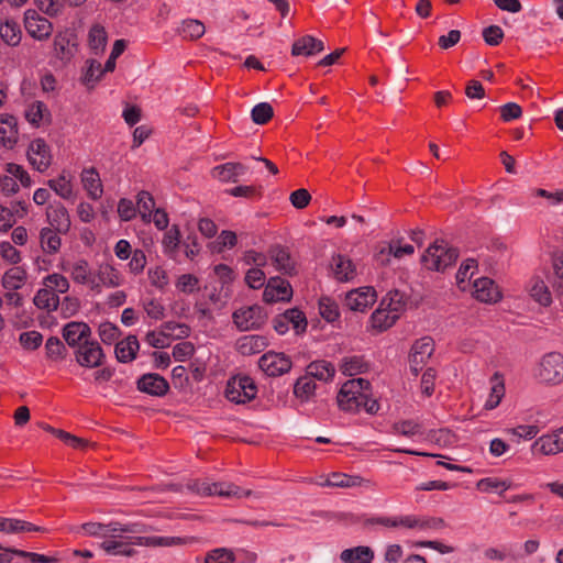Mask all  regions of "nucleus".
Segmentation results:
<instances>
[{"label": "nucleus", "instance_id": "obj_1", "mask_svg": "<svg viewBox=\"0 0 563 563\" xmlns=\"http://www.w3.org/2000/svg\"><path fill=\"white\" fill-rule=\"evenodd\" d=\"M459 249L450 246L444 240H435L421 256L422 264L430 271L444 272L455 264Z\"/></svg>", "mask_w": 563, "mask_h": 563}, {"label": "nucleus", "instance_id": "obj_2", "mask_svg": "<svg viewBox=\"0 0 563 563\" xmlns=\"http://www.w3.org/2000/svg\"><path fill=\"white\" fill-rule=\"evenodd\" d=\"M537 378L544 384L556 385L563 382V355L550 352L543 355L537 371Z\"/></svg>", "mask_w": 563, "mask_h": 563}, {"label": "nucleus", "instance_id": "obj_3", "mask_svg": "<svg viewBox=\"0 0 563 563\" xmlns=\"http://www.w3.org/2000/svg\"><path fill=\"white\" fill-rule=\"evenodd\" d=\"M257 388L249 376H234L230 378L225 387V397L235 404H245L255 398Z\"/></svg>", "mask_w": 563, "mask_h": 563}, {"label": "nucleus", "instance_id": "obj_4", "mask_svg": "<svg viewBox=\"0 0 563 563\" xmlns=\"http://www.w3.org/2000/svg\"><path fill=\"white\" fill-rule=\"evenodd\" d=\"M77 51L78 37L73 30L66 29L55 35L53 53L63 66L67 65L73 59Z\"/></svg>", "mask_w": 563, "mask_h": 563}, {"label": "nucleus", "instance_id": "obj_5", "mask_svg": "<svg viewBox=\"0 0 563 563\" xmlns=\"http://www.w3.org/2000/svg\"><path fill=\"white\" fill-rule=\"evenodd\" d=\"M76 362L87 368H96L103 364L106 355L97 341L86 340L75 351Z\"/></svg>", "mask_w": 563, "mask_h": 563}, {"label": "nucleus", "instance_id": "obj_6", "mask_svg": "<svg viewBox=\"0 0 563 563\" xmlns=\"http://www.w3.org/2000/svg\"><path fill=\"white\" fill-rule=\"evenodd\" d=\"M232 318L234 324L241 331L260 329L266 320L263 309L256 305L234 311Z\"/></svg>", "mask_w": 563, "mask_h": 563}, {"label": "nucleus", "instance_id": "obj_7", "mask_svg": "<svg viewBox=\"0 0 563 563\" xmlns=\"http://www.w3.org/2000/svg\"><path fill=\"white\" fill-rule=\"evenodd\" d=\"M291 361L284 353L269 351L258 360L260 368L268 376L276 377L288 373L291 369Z\"/></svg>", "mask_w": 563, "mask_h": 563}, {"label": "nucleus", "instance_id": "obj_8", "mask_svg": "<svg viewBox=\"0 0 563 563\" xmlns=\"http://www.w3.org/2000/svg\"><path fill=\"white\" fill-rule=\"evenodd\" d=\"M24 26L30 36L38 41L48 38L53 32L52 23L32 9L24 13Z\"/></svg>", "mask_w": 563, "mask_h": 563}, {"label": "nucleus", "instance_id": "obj_9", "mask_svg": "<svg viewBox=\"0 0 563 563\" xmlns=\"http://www.w3.org/2000/svg\"><path fill=\"white\" fill-rule=\"evenodd\" d=\"M434 351V343L430 336H424L417 340L409 355L410 368L415 375L422 369L423 365L430 358Z\"/></svg>", "mask_w": 563, "mask_h": 563}, {"label": "nucleus", "instance_id": "obj_10", "mask_svg": "<svg viewBox=\"0 0 563 563\" xmlns=\"http://www.w3.org/2000/svg\"><path fill=\"white\" fill-rule=\"evenodd\" d=\"M292 297V288L289 282L280 277H271L263 292V300L267 303L289 301Z\"/></svg>", "mask_w": 563, "mask_h": 563}, {"label": "nucleus", "instance_id": "obj_11", "mask_svg": "<svg viewBox=\"0 0 563 563\" xmlns=\"http://www.w3.org/2000/svg\"><path fill=\"white\" fill-rule=\"evenodd\" d=\"M376 301V291L373 287H363L351 290L345 296V306L352 311L364 312Z\"/></svg>", "mask_w": 563, "mask_h": 563}, {"label": "nucleus", "instance_id": "obj_12", "mask_svg": "<svg viewBox=\"0 0 563 563\" xmlns=\"http://www.w3.org/2000/svg\"><path fill=\"white\" fill-rule=\"evenodd\" d=\"M27 158L30 164L38 172L46 170L52 159L49 146L43 139L34 140L29 146Z\"/></svg>", "mask_w": 563, "mask_h": 563}, {"label": "nucleus", "instance_id": "obj_13", "mask_svg": "<svg viewBox=\"0 0 563 563\" xmlns=\"http://www.w3.org/2000/svg\"><path fill=\"white\" fill-rule=\"evenodd\" d=\"M137 389L151 396L162 397L169 390L168 382L161 375L147 373L142 375L136 383Z\"/></svg>", "mask_w": 563, "mask_h": 563}, {"label": "nucleus", "instance_id": "obj_14", "mask_svg": "<svg viewBox=\"0 0 563 563\" xmlns=\"http://www.w3.org/2000/svg\"><path fill=\"white\" fill-rule=\"evenodd\" d=\"M46 219L49 223L48 228L55 229L60 234H66L70 229V217L62 202L51 203L46 208Z\"/></svg>", "mask_w": 563, "mask_h": 563}, {"label": "nucleus", "instance_id": "obj_15", "mask_svg": "<svg viewBox=\"0 0 563 563\" xmlns=\"http://www.w3.org/2000/svg\"><path fill=\"white\" fill-rule=\"evenodd\" d=\"M63 339L70 347H78L91 336V329L86 322L71 321L62 329Z\"/></svg>", "mask_w": 563, "mask_h": 563}, {"label": "nucleus", "instance_id": "obj_16", "mask_svg": "<svg viewBox=\"0 0 563 563\" xmlns=\"http://www.w3.org/2000/svg\"><path fill=\"white\" fill-rule=\"evenodd\" d=\"M151 530H153L152 527L141 522L122 523L120 521H110L107 523V538L113 540L119 538L124 540L128 536L145 533Z\"/></svg>", "mask_w": 563, "mask_h": 563}, {"label": "nucleus", "instance_id": "obj_17", "mask_svg": "<svg viewBox=\"0 0 563 563\" xmlns=\"http://www.w3.org/2000/svg\"><path fill=\"white\" fill-rule=\"evenodd\" d=\"M196 541L194 537H130V542L136 545L156 548V547H175L192 543Z\"/></svg>", "mask_w": 563, "mask_h": 563}, {"label": "nucleus", "instance_id": "obj_18", "mask_svg": "<svg viewBox=\"0 0 563 563\" xmlns=\"http://www.w3.org/2000/svg\"><path fill=\"white\" fill-rule=\"evenodd\" d=\"M474 297L485 303H494L501 299V294L495 282L488 277H481L474 282Z\"/></svg>", "mask_w": 563, "mask_h": 563}, {"label": "nucleus", "instance_id": "obj_19", "mask_svg": "<svg viewBox=\"0 0 563 563\" xmlns=\"http://www.w3.org/2000/svg\"><path fill=\"white\" fill-rule=\"evenodd\" d=\"M268 255L277 271L289 276L297 274L296 262L291 258L286 247L273 245L268 251Z\"/></svg>", "mask_w": 563, "mask_h": 563}, {"label": "nucleus", "instance_id": "obj_20", "mask_svg": "<svg viewBox=\"0 0 563 563\" xmlns=\"http://www.w3.org/2000/svg\"><path fill=\"white\" fill-rule=\"evenodd\" d=\"M533 450L542 455L558 454L563 451V428L552 434L542 435L533 443Z\"/></svg>", "mask_w": 563, "mask_h": 563}, {"label": "nucleus", "instance_id": "obj_21", "mask_svg": "<svg viewBox=\"0 0 563 563\" xmlns=\"http://www.w3.org/2000/svg\"><path fill=\"white\" fill-rule=\"evenodd\" d=\"M268 345V341L263 335L251 334L243 335L236 341V350L242 355H253L261 353Z\"/></svg>", "mask_w": 563, "mask_h": 563}, {"label": "nucleus", "instance_id": "obj_22", "mask_svg": "<svg viewBox=\"0 0 563 563\" xmlns=\"http://www.w3.org/2000/svg\"><path fill=\"white\" fill-rule=\"evenodd\" d=\"M324 49L323 42L311 36L305 35L294 42L291 47L292 56H311Z\"/></svg>", "mask_w": 563, "mask_h": 563}, {"label": "nucleus", "instance_id": "obj_23", "mask_svg": "<svg viewBox=\"0 0 563 563\" xmlns=\"http://www.w3.org/2000/svg\"><path fill=\"white\" fill-rule=\"evenodd\" d=\"M140 349L139 340L135 335H128L124 340L117 342L114 353L118 362H132Z\"/></svg>", "mask_w": 563, "mask_h": 563}, {"label": "nucleus", "instance_id": "obj_24", "mask_svg": "<svg viewBox=\"0 0 563 563\" xmlns=\"http://www.w3.org/2000/svg\"><path fill=\"white\" fill-rule=\"evenodd\" d=\"M335 366L325 360H318L309 363L306 367V374L311 379H318L321 382H330L335 375Z\"/></svg>", "mask_w": 563, "mask_h": 563}, {"label": "nucleus", "instance_id": "obj_25", "mask_svg": "<svg viewBox=\"0 0 563 563\" xmlns=\"http://www.w3.org/2000/svg\"><path fill=\"white\" fill-rule=\"evenodd\" d=\"M18 141V120L14 115H2L0 118V142L12 147Z\"/></svg>", "mask_w": 563, "mask_h": 563}, {"label": "nucleus", "instance_id": "obj_26", "mask_svg": "<svg viewBox=\"0 0 563 563\" xmlns=\"http://www.w3.org/2000/svg\"><path fill=\"white\" fill-rule=\"evenodd\" d=\"M343 563H372L374 551L367 545H358L345 549L340 553Z\"/></svg>", "mask_w": 563, "mask_h": 563}, {"label": "nucleus", "instance_id": "obj_27", "mask_svg": "<svg viewBox=\"0 0 563 563\" xmlns=\"http://www.w3.org/2000/svg\"><path fill=\"white\" fill-rule=\"evenodd\" d=\"M365 395H357L354 390H344V384L339 390L336 400L340 409L350 412H356L362 408Z\"/></svg>", "mask_w": 563, "mask_h": 563}, {"label": "nucleus", "instance_id": "obj_28", "mask_svg": "<svg viewBox=\"0 0 563 563\" xmlns=\"http://www.w3.org/2000/svg\"><path fill=\"white\" fill-rule=\"evenodd\" d=\"M221 486V484H212V485H209V484H201V485H198V484H195L194 486H190L191 489H195L197 493H201L203 495H219V496H238V497H242V496H251L252 495V490H245L243 492V494H241V489L240 487L233 485V484H230L228 485V489L227 490H223V489H219V487Z\"/></svg>", "mask_w": 563, "mask_h": 563}, {"label": "nucleus", "instance_id": "obj_29", "mask_svg": "<svg viewBox=\"0 0 563 563\" xmlns=\"http://www.w3.org/2000/svg\"><path fill=\"white\" fill-rule=\"evenodd\" d=\"M81 181H82L84 188L87 190L88 196L91 199L98 200L99 198H101L102 192H103L102 184H101L99 174L95 167L85 169L82 172Z\"/></svg>", "mask_w": 563, "mask_h": 563}, {"label": "nucleus", "instance_id": "obj_30", "mask_svg": "<svg viewBox=\"0 0 563 563\" xmlns=\"http://www.w3.org/2000/svg\"><path fill=\"white\" fill-rule=\"evenodd\" d=\"M130 537H125L123 541H117V540H104L100 548L110 555H123V556H134L136 554V550L133 549L131 545H135L134 543L130 542Z\"/></svg>", "mask_w": 563, "mask_h": 563}, {"label": "nucleus", "instance_id": "obj_31", "mask_svg": "<svg viewBox=\"0 0 563 563\" xmlns=\"http://www.w3.org/2000/svg\"><path fill=\"white\" fill-rule=\"evenodd\" d=\"M332 269L334 277L339 282H347L354 277L355 268L351 260L343 255H336L332 258Z\"/></svg>", "mask_w": 563, "mask_h": 563}, {"label": "nucleus", "instance_id": "obj_32", "mask_svg": "<svg viewBox=\"0 0 563 563\" xmlns=\"http://www.w3.org/2000/svg\"><path fill=\"white\" fill-rule=\"evenodd\" d=\"M398 320L396 313H391L384 306H380L372 313L371 321L374 329L379 332L386 331Z\"/></svg>", "mask_w": 563, "mask_h": 563}, {"label": "nucleus", "instance_id": "obj_33", "mask_svg": "<svg viewBox=\"0 0 563 563\" xmlns=\"http://www.w3.org/2000/svg\"><path fill=\"white\" fill-rule=\"evenodd\" d=\"M60 234L55 229L43 228L40 232V243L43 252L47 254H56L62 245Z\"/></svg>", "mask_w": 563, "mask_h": 563}, {"label": "nucleus", "instance_id": "obj_34", "mask_svg": "<svg viewBox=\"0 0 563 563\" xmlns=\"http://www.w3.org/2000/svg\"><path fill=\"white\" fill-rule=\"evenodd\" d=\"M406 303L405 294L398 289L390 290L380 301V306H384L391 313H396L398 319L405 311Z\"/></svg>", "mask_w": 563, "mask_h": 563}, {"label": "nucleus", "instance_id": "obj_35", "mask_svg": "<svg viewBox=\"0 0 563 563\" xmlns=\"http://www.w3.org/2000/svg\"><path fill=\"white\" fill-rule=\"evenodd\" d=\"M317 385L313 379L310 378L309 375H305L299 377L294 385V395L301 402L309 401L316 393Z\"/></svg>", "mask_w": 563, "mask_h": 563}, {"label": "nucleus", "instance_id": "obj_36", "mask_svg": "<svg viewBox=\"0 0 563 563\" xmlns=\"http://www.w3.org/2000/svg\"><path fill=\"white\" fill-rule=\"evenodd\" d=\"M25 119L33 125L38 126L42 121L51 122V112L43 101H34L25 111Z\"/></svg>", "mask_w": 563, "mask_h": 563}, {"label": "nucleus", "instance_id": "obj_37", "mask_svg": "<svg viewBox=\"0 0 563 563\" xmlns=\"http://www.w3.org/2000/svg\"><path fill=\"white\" fill-rule=\"evenodd\" d=\"M206 32L205 24L200 20L187 19L181 22L178 29L179 35L185 40H198Z\"/></svg>", "mask_w": 563, "mask_h": 563}, {"label": "nucleus", "instance_id": "obj_38", "mask_svg": "<svg viewBox=\"0 0 563 563\" xmlns=\"http://www.w3.org/2000/svg\"><path fill=\"white\" fill-rule=\"evenodd\" d=\"M107 32L100 24H95L89 30L88 44L93 54L102 53L107 45Z\"/></svg>", "mask_w": 563, "mask_h": 563}, {"label": "nucleus", "instance_id": "obj_39", "mask_svg": "<svg viewBox=\"0 0 563 563\" xmlns=\"http://www.w3.org/2000/svg\"><path fill=\"white\" fill-rule=\"evenodd\" d=\"M45 529L35 526L29 521L15 518H5L3 532L8 534L23 533V532H44Z\"/></svg>", "mask_w": 563, "mask_h": 563}, {"label": "nucleus", "instance_id": "obj_40", "mask_svg": "<svg viewBox=\"0 0 563 563\" xmlns=\"http://www.w3.org/2000/svg\"><path fill=\"white\" fill-rule=\"evenodd\" d=\"M25 279L26 272L20 266H14L4 273L2 286L9 290H18L23 286Z\"/></svg>", "mask_w": 563, "mask_h": 563}, {"label": "nucleus", "instance_id": "obj_41", "mask_svg": "<svg viewBox=\"0 0 563 563\" xmlns=\"http://www.w3.org/2000/svg\"><path fill=\"white\" fill-rule=\"evenodd\" d=\"M530 296L543 307H548L552 302V297L549 287L539 277L531 279Z\"/></svg>", "mask_w": 563, "mask_h": 563}, {"label": "nucleus", "instance_id": "obj_42", "mask_svg": "<svg viewBox=\"0 0 563 563\" xmlns=\"http://www.w3.org/2000/svg\"><path fill=\"white\" fill-rule=\"evenodd\" d=\"M33 302L38 309L55 311L58 308L59 298L51 289L42 288L36 292Z\"/></svg>", "mask_w": 563, "mask_h": 563}, {"label": "nucleus", "instance_id": "obj_43", "mask_svg": "<svg viewBox=\"0 0 563 563\" xmlns=\"http://www.w3.org/2000/svg\"><path fill=\"white\" fill-rule=\"evenodd\" d=\"M552 268L554 275L552 288L563 303V253H559L553 256Z\"/></svg>", "mask_w": 563, "mask_h": 563}, {"label": "nucleus", "instance_id": "obj_44", "mask_svg": "<svg viewBox=\"0 0 563 563\" xmlns=\"http://www.w3.org/2000/svg\"><path fill=\"white\" fill-rule=\"evenodd\" d=\"M341 371L346 376H355L365 373L368 369V364L363 356L344 357L341 364Z\"/></svg>", "mask_w": 563, "mask_h": 563}, {"label": "nucleus", "instance_id": "obj_45", "mask_svg": "<svg viewBox=\"0 0 563 563\" xmlns=\"http://www.w3.org/2000/svg\"><path fill=\"white\" fill-rule=\"evenodd\" d=\"M0 37L8 45L16 46L21 41L20 25L14 21L7 20L0 24Z\"/></svg>", "mask_w": 563, "mask_h": 563}, {"label": "nucleus", "instance_id": "obj_46", "mask_svg": "<svg viewBox=\"0 0 563 563\" xmlns=\"http://www.w3.org/2000/svg\"><path fill=\"white\" fill-rule=\"evenodd\" d=\"M136 208L141 218L145 222H151L152 213L155 210V200L153 196L145 190H142L136 196Z\"/></svg>", "mask_w": 563, "mask_h": 563}, {"label": "nucleus", "instance_id": "obj_47", "mask_svg": "<svg viewBox=\"0 0 563 563\" xmlns=\"http://www.w3.org/2000/svg\"><path fill=\"white\" fill-rule=\"evenodd\" d=\"M493 386L490 389V395L485 404L486 409H494L496 408L500 401L501 398L505 395V385L504 380L501 379V376L499 373H495L492 377Z\"/></svg>", "mask_w": 563, "mask_h": 563}, {"label": "nucleus", "instance_id": "obj_48", "mask_svg": "<svg viewBox=\"0 0 563 563\" xmlns=\"http://www.w3.org/2000/svg\"><path fill=\"white\" fill-rule=\"evenodd\" d=\"M46 357L53 361L64 360L67 355V349L57 336H51L45 343Z\"/></svg>", "mask_w": 563, "mask_h": 563}, {"label": "nucleus", "instance_id": "obj_49", "mask_svg": "<svg viewBox=\"0 0 563 563\" xmlns=\"http://www.w3.org/2000/svg\"><path fill=\"white\" fill-rule=\"evenodd\" d=\"M319 311L321 317L328 322H334L340 317L338 303L330 297L319 299Z\"/></svg>", "mask_w": 563, "mask_h": 563}, {"label": "nucleus", "instance_id": "obj_50", "mask_svg": "<svg viewBox=\"0 0 563 563\" xmlns=\"http://www.w3.org/2000/svg\"><path fill=\"white\" fill-rule=\"evenodd\" d=\"M98 278L108 287H117L121 283L118 269L110 264H102L99 266Z\"/></svg>", "mask_w": 563, "mask_h": 563}, {"label": "nucleus", "instance_id": "obj_51", "mask_svg": "<svg viewBox=\"0 0 563 563\" xmlns=\"http://www.w3.org/2000/svg\"><path fill=\"white\" fill-rule=\"evenodd\" d=\"M47 185L63 199L67 200L73 197L70 180L64 174L59 175L56 179H49Z\"/></svg>", "mask_w": 563, "mask_h": 563}, {"label": "nucleus", "instance_id": "obj_52", "mask_svg": "<svg viewBox=\"0 0 563 563\" xmlns=\"http://www.w3.org/2000/svg\"><path fill=\"white\" fill-rule=\"evenodd\" d=\"M235 554L227 548H217L209 551L205 556V563H234Z\"/></svg>", "mask_w": 563, "mask_h": 563}, {"label": "nucleus", "instance_id": "obj_53", "mask_svg": "<svg viewBox=\"0 0 563 563\" xmlns=\"http://www.w3.org/2000/svg\"><path fill=\"white\" fill-rule=\"evenodd\" d=\"M274 115V109L268 102L256 104L251 112V118L255 124H266Z\"/></svg>", "mask_w": 563, "mask_h": 563}, {"label": "nucleus", "instance_id": "obj_54", "mask_svg": "<svg viewBox=\"0 0 563 563\" xmlns=\"http://www.w3.org/2000/svg\"><path fill=\"white\" fill-rule=\"evenodd\" d=\"M236 241V234L233 231L223 230L219 235V240L211 242L209 246L213 253H221L225 247L232 249L235 246Z\"/></svg>", "mask_w": 563, "mask_h": 563}, {"label": "nucleus", "instance_id": "obj_55", "mask_svg": "<svg viewBox=\"0 0 563 563\" xmlns=\"http://www.w3.org/2000/svg\"><path fill=\"white\" fill-rule=\"evenodd\" d=\"M100 340L108 345L114 343L121 336V330L113 323L106 321L98 328Z\"/></svg>", "mask_w": 563, "mask_h": 563}, {"label": "nucleus", "instance_id": "obj_56", "mask_svg": "<svg viewBox=\"0 0 563 563\" xmlns=\"http://www.w3.org/2000/svg\"><path fill=\"white\" fill-rule=\"evenodd\" d=\"M510 486H511L510 482L500 481L495 477L482 478L476 484L477 489H479L482 492L489 493V492H493L496 489H500V494H503L505 490L510 488Z\"/></svg>", "mask_w": 563, "mask_h": 563}, {"label": "nucleus", "instance_id": "obj_57", "mask_svg": "<svg viewBox=\"0 0 563 563\" xmlns=\"http://www.w3.org/2000/svg\"><path fill=\"white\" fill-rule=\"evenodd\" d=\"M288 322L292 325L297 334H301L306 331L308 322L305 313L298 308H291L287 310Z\"/></svg>", "mask_w": 563, "mask_h": 563}, {"label": "nucleus", "instance_id": "obj_58", "mask_svg": "<svg viewBox=\"0 0 563 563\" xmlns=\"http://www.w3.org/2000/svg\"><path fill=\"white\" fill-rule=\"evenodd\" d=\"M19 342L23 349L34 351L38 349L43 342V335L38 331L22 332Z\"/></svg>", "mask_w": 563, "mask_h": 563}, {"label": "nucleus", "instance_id": "obj_59", "mask_svg": "<svg viewBox=\"0 0 563 563\" xmlns=\"http://www.w3.org/2000/svg\"><path fill=\"white\" fill-rule=\"evenodd\" d=\"M393 429L396 433L405 437H413L422 433V427L420 423L413 420H404L394 423Z\"/></svg>", "mask_w": 563, "mask_h": 563}, {"label": "nucleus", "instance_id": "obj_60", "mask_svg": "<svg viewBox=\"0 0 563 563\" xmlns=\"http://www.w3.org/2000/svg\"><path fill=\"white\" fill-rule=\"evenodd\" d=\"M211 174L214 178H218L220 181H223V183H228V181L236 183L238 181L236 175L232 167V162L213 167L211 170Z\"/></svg>", "mask_w": 563, "mask_h": 563}, {"label": "nucleus", "instance_id": "obj_61", "mask_svg": "<svg viewBox=\"0 0 563 563\" xmlns=\"http://www.w3.org/2000/svg\"><path fill=\"white\" fill-rule=\"evenodd\" d=\"M88 67L84 74L82 81L85 85L95 84L101 79L103 71L101 64L95 59L87 60Z\"/></svg>", "mask_w": 563, "mask_h": 563}, {"label": "nucleus", "instance_id": "obj_62", "mask_svg": "<svg viewBox=\"0 0 563 563\" xmlns=\"http://www.w3.org/2000/svg\"><path fill=\"white\" fill-rule=\"evenodd\" d=\"M477 265L478 264L475 258H466L465 261L462 262L455 276L456 284L460 288L464 289L462 285L473 275V273L468 275L470 271L477 268Z\"/></svg>", "mask_w": 563, "mask_h": 563}, {"label": "nucleus", "instance_id": "obj_63", "mask_svg": "<svg viewBox=\"0 0 563 563\" xmlns=\"http://www.w3.org/2000/svg\"><path fill=\"white\" fill-rule=\"evenodd\" d=\"M483 38L487 45L497 46L503 41L505 34L500 26L489 25L482 32Z\"/></svg>", "mask_w": 563, "mask_h": 563}, {"label": "nucleus", "instance_id": "obj_64", "mask_svg": "<svg viewBox=\"0 0 563 563\" xmlns=\"http://www.w3.org/2000/svg\"><path fill=\"white\" fill-rule=\"evenodd\" d=\"M45 286L57 292L64 294L69 289L67 278L60 274H52L45 278Z\"/></svg>", "mask_w": 563, "mask_h": 563}]
</instances>
